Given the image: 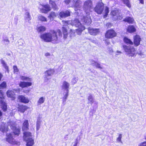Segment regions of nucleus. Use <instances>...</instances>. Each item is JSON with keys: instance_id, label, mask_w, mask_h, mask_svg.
Wrapping results in <instances>:
<instances>
[{"instance_id": "obj_1", "label": "nucleus", "mask_w": 146, "mask_h": 146, "mask_svg": "<svg viewBox=\"0 0 146 146\" xmlns=\"http://www.w3.org/2000/svg\"><path fill=\"white\" fill-rule=\"evenodd\" d=\"M40 36L45 42L56 44L58 42L59 39L62 37V33L59 29H57L56 31L52 30L49 32L45 33L41 35Z\"/></svg>"}, {"instance_id": "obj_2", "label": "nucleus", "mask_w": 146, "mask_h": 146, "mask_svg": "<svg viewBox=\"0 0 146 146\" xmlns=\"http://www.w3.org/2000/svg\"><path fill=\"white\" fill-rule=\"evenodd\" d=\"M20 79L23 81H27L29 82H20L19 83V86L22 88H27L31 86L32 85V83L31 82L32 81V79L29 77L21 76L20 77Z\"/></svg>"}, {"instance_id": "obj_3", "label": "nucleus", "mask_w": 146, "mask_h": 146, "mask_svg": "<svg viewBox=\"0 0 146 146\" xmlns=\"http://www.w3.org/2000/svg\"><path fill=\"white\" fill-rule=\"evenodd\" d=\"M23 138L27 143V146H32L34 144V140L31 137L32 133L29 131H24Z\"/></svg>"}, {"instance_id": "obj_4", "label": "nucleus", "mask_w": 146, "mask_h": 146, "mask_svg": "<svg viewBox=\"0 0 146 146\" xmlns=\"http://www.w3.org/2000/svg\"><path fill=\"white\" fill-rule=\"evenodd\" d=\"M123 47L125 52L129 55V56L131 57L136 56V50L134 47H129L124 45L123 46Z\"/></svg>"}, {"instance_id": "obj_5", "label": "nucleus", "mask_w": 146, "mask_h": 146, "mask_svg": "<svg viewBox=\"0 0 146 146\" xmlns=\"http://www.w3.org/2000/svg\"><path fill=\"white\" fill-rule=\"evenodd\" d=\"M117 33L113 29L107 30L105 33L104 36L106 38L108 39H112L117 36Z\"/></svg>"}, {"instance_id": "obj_6", "label": "nucleus", "mask_w": 146, "mask_h": 146, "mask_svg": "<svg viewBox=\"0 0 146 146\" xmlns=\"http://www.w3.org/2000/svg\"><path fill=\"white\" fill-rule=\"evenodd\" d=\"M6 140L9 144L13 145H20V141H16L14 139L12 134L11 133L7 134L6 135Z\"/></svg>"}, {"instance_id": "obj_7", "label": "nucleus", "mask_w": 146, "mask_h": 146, "mask_svg": "<svg viewBox=\"0 0 146 146\" xmlns=\"http://www.w3.org/2000/svg\"><path fill=\"white\" fill-rule=\"evenodd\" d=\"M104 7V4L102 2H99L97 4L94 10L97 14L101 15L103 13Z\"/></svg>"}, {"instance_id": "obj_8", "label": "nucleus", "mask_w": 146, "mask_h": 146, "mask_svg": "<svg viewBox=\"0 0 146 146\" xmlns=\"http://www.w3.org/2000/svg\"><path fill=\"white\" fill-rule=\"evenodd\" d=\"M84 9L85 11H90L93 9L92 2L91 0H87L84 3Z\"/></svg>"}, {"instance_id": "obj_9", "label": "nucleus", "mask_w": 146, "mask_h": 146, "mask_svg": "<svg viewBox=\"0 0 146 146\" xmlns=\"http://www.w3.org/2000/svg\"><path fill=\"white\" fill-rule=\"evenodd\" d=\"M10 123L9 125L11 129L13 130V133L14 135L17 136H19L21 132L20 129L17 128L15 126V123L10 122Z\"/></svg>"}, {"instance_id": "obj_10", "label": "nucleus", "mask_w": 146, "mask_h": 146, "mask_svg": "<svg viewBox=\"0 0 146 146\" xmlns=\"http://www.w3.org/2000/svg\"><path fill=\"white\" fill-rule=\"evenodd\" d=\"M42 8L40 9V11L42 13H47L51 10V8L48 4L42 5Z\"/></svg>"}, {"instance_id": "obj_11", "label": "nucleus", "mask_w": 146, "mask_h": 146, "mask_svg": "<svg viewBox=\"0 0 146 146\" xmlns=\"http://www.w3.org/2000/svg\"><path fill=\"white\" fill-rule=\"evenodd\" d=\"M141 40V38L139 35H136L133 36V42L135 46H137L140 45Z\"/></svg>"}, {"instance_id": "obj_12", "label": "nucleus", "mask_w": 146, "mask_h": 146, "mask_svg": "<svg viewBox=\"0 0 146 146\" xmlns=\"http://www.w3.org/2000/svg\"><path fill=\"white\" fill-rule=\"evenodd\" d=\"M18 99L20 102L24 104H28L29 102V99L23 95H20L18 96Z\"/></svg>"}, {"instance_id": "obj_13", "label": "nucleus", "mask_w": 146, "mask_h": 146, "mask_svg": "<svg viewBox=\"0 0 146 146\" xmlns=\"http://www.w3.org/2000/svg\"><path fill=\"white\" fill-rule=\"evenodd\" d=\"M55 72V70L54 69L50 68L49 69L46 70L45 72L46 74V76L45 77V80L46 81H47L49 79L47 78L46 76H50L53 74Z\"/></svg>"}, {"instance_id": "obj_14", "label": "nucleus", "mask_w": 146, "mask_h": 146, "mask_svg": "<svg viewBox=\"0 0 146 146\" xmlns=\"http://www.w3.org/2000/svg\"><path fill=\"white\" fill-rule=\"evenodd\" d=\"M59 15L62 18H65L70 15V12L68 10L62 11L59 13Z\"/></svg>"}, {"instance_id": "obj_15", "label": "nucleus", "mask_w": 146, "mask_h": 146, "mask_svg": "<svg viewBox=\"0 0 146 146\" xmlns=\"http://www.w3.org/2000/svg\"><path fill=\"white\" fill-rule=\"evenodd\" d=\"M17 108L19 111H20L21 113H23L28 109L29 108L26 105L18 104Z\"/></svg>"}, {"instance_id": "obj_16", "label": "nucleus", "mask_w": 146, "mask_h": 146, "mask_svg": "<svg viewBox=\"0 0 146 146\" xmlns=\"http://www.w3.org/2000/svg\"><path fill=\"white\" fill-rule=\"evenodd\" d=\"M29 121L27 119L25 120L23 122L22 126V129L23 131H27L29 130Z\"/></svg>"}, {"instance_id": "obj_17", "label": "nucleus", "mask_w": 146, "mask_h": 146, "mask_svg": "<svg viewBox=\"0 0 146 146\" xmlns=\"http://www.w3.org/2000/svg\"><path fill=\"white\" fill-rule=\"evenodd\" d=\"M6 94L7 97L11 98L12 100H14L16 98L15 94L14 92L12 90H7L6 92Z\"/></svg>"}, {"instance_id": "obj_18", "label": "nucleus", "mask_w": 146, "mask_h": 146, "mask_svg": "<svg viewBox=\"0 0 146 146\" xmlns=\"http://www.w3.org/2000/svg\"><path fill=\"white\" fill-rule=\"evenodd\" d=\"M81 20L83 22V23L85 24H89L91 22L90 17L89 16H83V18L81 19Z\"/></svg>"}, {"instance_id": "obj_19", "label": "nucleus", "mask_w": 146, "mask_h": 146, "mask_svg": "<svg viewBox=\"0 0 146 146\" xmlns=\"http://www.w3.org/2000/svg\"><path fill=\"white\" fill-rule=\"evenodd\" d=\"M77 27H78V28L76 29V31L77 34L79 35H80L82 32L86 29V27L82 25Z\"/></svg>"}, {"instance_id": "obj_20", "label": "nucleus", "mask_w": 146, "mask_h": 146, "mask_svg": "<svg viewBox=\"0 0 146 146\" xmlns=\"http://www.w3.org/2000/svg\"><path fill=\"white\" fill-rule=\"evenodd\" d=\"M123 21L129 24H133L135 23V22L133 18L129 16L126 17L123 19Z\"/></svg>"}, {"instance_id": "obj_21", "label": "nucleus", "mask_w": 146, "mask_h": 146, "mask_svg": "<svg viewBox=\"0 0 146 146\" xmlns=\"http://www.w3.org/2000/svg\"><path fill=\"white\" fill-rule=\"evenodd\" d=\"M62 33L63 35V38L64 40L66 39L68 36V32L66 28L64 27H62Z\"/></svg>"}, {"instance_id": "obj_22", "label": "nucleus", "mask_w": 146, "mask_h": 146, "mask_svg": "<svg viewBox=\"0 0 146 146\" xmlns=\"http://www.w3.org/2000/svg\"><path fill=\"white\" fill-rule=\"evenodd\" d=\"M136 29L134 26L132 25H129L126 29L127 32L130 33H132L135 32Z\"/></svg>"}, {"instance_id": "obj_23", "label": "nucleus", "mask_w": 146, "mask_h": 146, "mask_svg": "<svg viewBox=\"0 0 146 146\" xmlns=\"http://www.w3.org/2000/svg\"><path fill=\"white\" fill-rule=\"evenodd\" d=\"M49 4L51 5L52 8L54 10H57L58 9V6L56 4L55 1L52 0H49Z\"/></svg>"}, {"instance_id": "obj_24", "label": "nucleus", "mask_w": 146, "mask_h": 146, "mask_svg": "<svg viewBox=\"0 0 146 146\" xmlns=\"http://www.w3.org/2000/svg\"><path fill=\"white\" fill-rule=\"evenodd\" d=\"M89 33L92 35H96L99 33V29H90L88 30Z\"/></svg>"}, {"instance_id": "obj_25", "label": "nucleus", "mask_w": 146, "mask_h": 146, "mask_svg": "<svg viewBox=\"0 0 146 146\" xmlns=\"http://www.w3.org/2000/svg\"><path fill=\"white\" fill-rule=\"evenodd\" d=\"M123 41L124 43L127 44H129L131 45L133 44V42L130 39L128 38L127 37L125 36L123 38Z\"/></svg>"}, {"instance_id": "obj_26", "label": "nucleus", "mask_w": 146, "mask_h": 146, "mask_svg": "<svg viewBox=\"0 0 146 146\" xmlns=\"http://www.w3.org/2000/svg\"><path fill=\"white\" fill-rule=\"evenodd\" d=\"M36 30L38 33H42L46 31V27L43 26H40L36 28Z\"/></svg>"}, {"instance_id": "obj_27", "label": "nucleus", "mask_w": 146, "mask_h": 146, "mask_svg": "<svg viewBox=\"0 0 146 146\" xmlns=\"http://www.w3.org/2000/svg\"><path fill=\"white\" fill-rule=\"evenodd\" d=\"M57 14L54 11L51 12L49 14L48 17L50 20H53L54 18L57 17Z\"/></svg>"}, {"instance_id": "obj_28", "label": "nucleus", "mask_w": 146, "mask_h": 146, "mask_svg": "<svg viewBox=\"0 0 146 146\" xmlns=\"http://www.w3.org/2000/svg\"><path fill=\"white\" fill-rule=\"evenodd\" d=\"M69 84L67 82L64 81L63 82L62 88L63 89H66L67 91H68V89L69 87Z\"/></svg>"}, {"instance_id": "obj_29", "label": "nucleus", "mask_w": 146, "mask_h": 146, "mask_svg": "<svg viewBox=\"0 0 146 146\" xmlns=\"http://www.w3.org/2000/svg\"><path fill=\"white\" fill-rule=\"evenodd\" d=\"M92 64L93 66H95L96 68H99L101 69H102V68L100 64L98 62L94 60H92Z\"/></svg>"}, {"instance_id": "obj_30", "label": "nucleus", "mask_w": 146, "mask_h": 146, "mask_svg": "<svg viewBox=\"0 0 146 146\" xmlns=\"http://www.w3.org/2000/svg\"><path fill=\"white\" fill-rule=\"evenodd\" d=\"M1 108L3 111H7V106L6 103L3 102L2 101L1 102Z\"/></svg>"}, {"instance_id": "obj_31", "label": "nucleus", "mask_w": 146, "mask_h": 146, "mask_svg": "<svg viewBox=\"0 0 146 146\" xmlns=\"http://www.w3.org/2000/svg\"><path fill=\"white\" fill-rule=\"evenodd\" d=\"M119 13V11L118 10H113L111 12V15L114 18V17L116 16Z\"/></svg>"}, {"instance_id": "obj_32", "label": "nucleus", "mask_w": 146, "mask_h": 146, "mask_svg": "<svg viewBox=\"0 0 146 146\" xmlns=\"http://www.w3.org/2000/svg\"><path fill=\"white\" fill-rule=\"evenodd\" d=\"M123 18V16L122 14L120 13H119L116 16V17L114 18V21H119L122 19Z\"/></svg>"}, {"instance_id": "obj_33", "label": "nucleus", "mask_w": 146, "mask_h": 146, "mask_svg": "<svg viewBox=\"0 0 146 146\" xmlns=\"http://www.w3.org/2000/svg\"><path fill=\"white\" fill-rule=\"evenodd\" d=\"M74 23L75 26L76 27L82 25L79 20L77 19H75L74 20Z\"/></svg>"}, {"instance_id": "obj_34", "label": "nucleus", "mask_w": 146, "mask_h": 146, "mask_svg": "<svg viewBox=\"0 0 146 146\" xmlns=\"http://www.w3.org/2000/svg\"><path fill=\"white\" fill-rule=\"evenodd\" d=\"M105 14L103 15L104 18H106L107 17L109 13V9L107 6L106 7H105Z\"/></svg>"}, {"instance_id": "obj_35", "label": "nucleus", "mask_w": 146, "mask_h": 146, "mask_svg": "<svg viewBox=\"0 0 146 146\" xmlns=\"http://www.w3.org/2000/svg\"><path fill=\"white\" fill-rule=\"evenodd\" d=\"M38 19L39 21L42 22H46V18L42 15H40L38 17Z\"/></svg>"}, {"instance_id": "obj_36", "label": "nucleus", "mask_w": 146, "mask_h": 146, "mask_svg": "<svg viewBox=\"0 0 146 146\" xmlns=\"http://www.w3.org/2000/svg\"><path fill=\"white\" fill-rule=\"evenodd\" d=\"M122 1L124 4L129 8L131 7V5L129 0H122Z\"/></svg>"}, {"instance_id": "obj_37", "label": "nucleus", "mask_w": 146, "mask_h": 146, "mask_svg": "<svg viewBox=\"0 0 146 146\" xmlns=\"http://www.w3.org/2000/svg\"><path fill=\"white\" fill-rule=\"evenodd\" d=\"M45 98L43 97L40 98L37 102V104L38 105H40L43 104L44 102Z\"/></svg>"}, {"instance_id": "obj_38", "label": "nucleus", "mask_w": 146, "mask_h": 146, "mask_svg": "<svg viewBox=\"0 0 146 146\" xmlns=\"http://www.w3.org/2000/svg\"><path fill=\"white\" fill-rule=\"evenodd\" d=\"M7 83L5 81L3 82L0 84V89H3L7 87Z\"/></svg>"}, {"instance_id": "obj_39", "label": "nucleus", "mask_w": 146, "mask_h": 146, "mask_svg": "<svg viewBox=\"0 0 146 146\" xmlns=\"http://www.w3.org/2000/svg\"><path fill=\"white\" fill-rule=\"evenodd\" d=\"M1 63L3 65V66H4L5 69L7 71H9V67L7 66L6 64L5 63L4 61L2 60L1 61Z\"/></svg>"}, {"instance_id": "obj_40", "label": "nucleus", "mask_w": 146, "mask_h": 146, "mask_svg": "<svg viewBox=\"0 0 146 146\" xmlns=\"http://www.w3.org/2000/svg\"><path fill=\"white\" fill-rule=\"evenodd\" d=\"M68 96V91H67L64 96L62 98V101L63 102L65 103Z\"/></svg>"}, {"instance_id": "obj_41", "label": "nucleus", "mask_w": 146, "mask_h": 146, "mask_svg": "<svg viewBox=\"0 0 146 146\" xmlns=\"http://www.w3.org/2000/svg\"><path fill=\"white\" fill-rule=\"evenodd\" d=\"M88 99L89 101V103L92 104L94 102L92 97L91 95H90L88 97Z\"/></svg>"}, {"instance_id": "obj_42", "label": "nucleus", "mask_w": 146, "mask_h": 146, "mask_svg": "<svg viewBox=\"0 0 146 146\" xmlns=\"http://www.w3.org/2000/svg\"><path fill=\"white\" fill-rule=\"evenodd\" d=\"M80 1L79 0H77L75 3L74 6L76 7H78L79 6L80 4Z\"/></svg>"}, {"instance_id": "obj_43", "label": "nucleus", "mask_w": 146, "mask_h": 146, "mask_svg": "<svg viewBox=\"0 0 146 146\" xmlns=\"http://www.w3.org/2000/svg\"><path fill=\"white\" fill-rule=\"evenodd\" d=\"M122 138L121 135V134H119V135L117 139V141L119 142L121 141V139Z\"/></svg>"}, {"instance_id": "obj_44", "label": "nucleus", "mask_w": 146, "mask_h": 146, "mask_svg": "<svg viewBox=\"0 0 146 146\" xmlns=\"http://www.w3.org/2000/svg\"><path fill=\"white\" fill-rule=\"evenodd\" d=\"M62 22L65 26H67L69 24V21H63Z\"/></svg>"}, {"instance_id": "obj_45", "label": "nucleus", "mask_w": 146, "mask_h": 146, "mask_svg": "<svg viewBox=\"0 0 146 146\" xmlns=\"http://www.w3.org/2000/svg\"><path fill=\"white\" fill-rule=\"evenodd\" d=\"M71 0H64V2L66 5L69 4L71 2Z\"/></svg>"}, {"instance_id": "obj_46", "label": "nucleus", "mask_w": 146, "mask_h": 146, "mask_svg": "<svg viewBox=\"0 0 146 146\" xmlns=\"http://www.w3.org/2000/svg\"><path fill=\"white\" fill-rule=\"evenodd\" d=\"M139 145L141 146H146V141L141 143Z\"/></svg>"}, {"instance_id": "obj_47", "label": "nucleus", "mask_w": 146, "mask_h": 146, "mask_svg": "<svg viewBox=\"0 0 146 146\" xmlns=\"http://www.w3.org/2000/svg\"><path fill=\"white\" fill-rule=\"evenodd\" d=\"M77 80L76 78H74L72 79V82L74 84H75Z\"/></svg>"}, {"instance_id": "obj_48", "label": "nucleus", "mask_w": 146, "mask_h": 146, "mask_svg": "<svg viewBox=\"0 0 146 146\" xmlns=\"http://www.w3.org/2000/svg\"><path fill=\"white\" fill-rule=\"evenodd\" d=\"M13 69L14 70L15 72H18V69H17V67L16 66H13Z\"/></svg>"}, {"instance_id": "obj_49", "label": "nucleus", "mask_w": 146, "mask_h": 146, "mask_svg": "<svg viewBox=\"0 0 146 146\" xmlns=\"http://www.w3.org/2000/svg\"><path fill=\"white\" fill-rule=\"evenodd\" d=\"M3 93L2 92H0V98L2 99L3 98Z\"/></svg>"}, {"instance_id": "obj_50", "label": "nucleus", "mask_w": 146, "mask_h": 146, "mask_svg": "<svg viewBox=\"0 0 146 146\" xmlns=\"http://www.w3.org/2000/svg\"><path fill=\"white\" fill-rule=\"evenodd\" d=\"M105 44L107 45H109V44H110V42L108 41V40H105Z\"/></svg>"}, {"instance_id": "obj_51", "label": "nucleus", "mask_w": 146, "mask_h": 146, "mask_svg": "<svg viewBox=\"0 0 146 146\" xmlns=\"http://www.w3.org/2000/svg\"><path fill=\"white\" fill-rule=\"evenodd\" d=\"M26 15H27V17L29 18H30L31 17V16L29 14V13L27 12V13H26Z\"/></svg>"}, {"instance_id": "obj_52", "label": "nucleus", "mask_w": 146, "mask_h": 146, "mask_svg": "<svg viewBox=\"0 0 146 146\" xmlns=\"http://www.w3.org/2000/svg\"><path fill=\"white\" fill-rule=\"evenodd\" d=\"M140 3H141L142 4H144V0H139Z\"/></svg>"}, {"instance_id": "obj_53", "label": "nucleus", "mask_w": 146, "mask_h": 146, "mask_svg": "<svg viewBox=\"0 0 146 146\" xmlns=\"http://www.w3.org/2000/svg\"><path fill=\"white\" fill-rule=\"evenodd\" d=\"M3 41L4 42H9V41L8 39H4L3 40Z\"/></svg>"}, {"instance_id": "obj_54", "label": "nucleus", "mask_w": 146, "mask_h": 146, "mask_svg": "<svg viewBox=\"0 0 146 146\" xmlns=\"http://www.w3.org/2000/svg\"><path fill=\"white\" fill-rule=\"evenodd\" d=\"M50 55V54L48 52L46 53L45 54V55L46 56H49Z\"/></svg>"}, {"instance_id": "obj_55", "label": "nucleus", "mask_w": 146, "mask_h": 146, "mask_svg": "<svg viewBox=\"0 0 146 146\" xmlns=\"http://www.w3.org/2000/svg\"><path fill=\"white\" fill-rule=\"evenodd\" d=\"M3 77V75L0 72V81L1 80Z\"/></svg>"}, {"instance_id": "obj_56", "label": "nucleus", "mask_w": 146, "mask_h": 146, "mask_svg": "<svg viewBox=\"0 0 146 146\" xmlns=\"http://www.w3.org/2000/svg\"><path fill=\"white\" fill-rule=\"evenodd\" d=\"M76 142L75 143V144L73 145V146H77V140H76Z\"/></svg>"}, {"instance_id": "obj_57", "label": "nucleus", "mask_w": 146, "mask_h": 146, "mask_svg": "<svg viewBox=\"0 0 146 146\" xmlns=\"http://www.w3.org/2000/svg\"><path fill=\"white\" fill-rule=\"evenodd\" d=\"M117 52L119 54H121L122 53L121 52L118 50L117 51Z\"/></svg>"}, {"instance_id": "obj_58", "label": "nucleus", "mask_w": 146, "mask_h": 146, "mask_svg": "<svg viewBox=\"0 0 146 146\" xmlns=\"http://www.w3.org/2000/svg\"><path fill=\"white\" fill-rule=\"evenodd\" d=\"M2 113L1 111H0V117L2 116Z\"/></svg>"}, {"instance_id": "obj_59", "label": "nucleus", "mask_w": 146, "mask_h": 146, "mask_svg": "<svg viewBox=\"0 0 146 146\" xmlns=\"http://www.w3.org/2000/svg\"><path fill=\"white\" fill-rule=\"evenodd\" d=\"M0 130L1 131H2L3 133H4V132L5 131L4 130H3V129L1 130V129H0Z\"/></svg>"}, {"instance_id": "obj_60", "label": "nucleus", "mask_w": 146, "mask_h": 146, "mask_svg": "<svg viewBox=\"0 0 146 146\" xmlns=\"http://www.w3.org/2000/svg\"><path fill=\"white\" fill-rule=\"evenodd\" d=\"M72 31V29H70V32H71V31Z\"/></svg>"}, {"instance_id": "obj_61", "label": "nucleus", "mask_w": 146, "mask_h": 146, "mask_svg": "<svg viewBox=\"0 0 146 146\" xmlns=\"http://www.w3.org/2000/svg\"><path fill=\"white\" fill-rule=\"evenodd\" d=\"M109 25H110V26H111V24H110V23H109Z\"/></svg>"}, {"instance_id": "obj_62", "label": "nucleus", "mask_w": 146, "mask_h": 146, "mask_svg": "<svg viewBox=\"0 0 146 146\" xmlns=\"http://www.w3.org/2000/svg\"><path fill=\"white\" fill-rule=\"evenodd\" d=\"M145 139L146 140V137H145Z\"/></svg>"}]
</instances>
